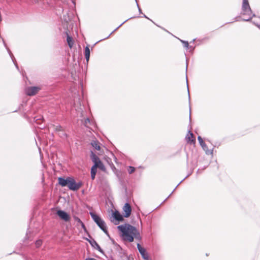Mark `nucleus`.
Instances as JSON below:
<instances>
[{
  "label": "nucleus",
  "mask_w": 260,
  "mask_h": 260,
  "mask_svg": "<svg viewBox=\"0 0 260 260\" xmlns=\"http://www.w3.org/2000/svg\"><path fill=\"white\" fill-rule=\"evenodd\" d=\"M95 165H96V168H99L102 171H105L106 169L104 164L102 163V162L101 160L100 161H98Z\"/></svg>",
  "instance_id": "obj_15"
},
{
  "label": "nucleus",
  "mask_w": 260,
  "mask_h": 260,
  "mask_svg": "<svg viewBox=\"0 0 260 260\" xmlns=\"http://www.w3.org/2000/svg\"><path fill=\"white\" fill-rule=\"evenodd\" d=\"M198 139L199 141V143L201 145V146L203 147V148L205 150V149L207 148V146L206 145V144L205 143V142L203 141L202 138H201V136H198Z\"/></svg>",
  "instance_id": "obj_14"
},
{
  "label": "nucleus",
  "mask_w": 260,
  "mask_h": 260,
  "mask_svg": "<svg viewBox=\"0 0 260 260\" xmlns=\"http://www.w3.org/2000/svg\"><path fill=\"white\" fill-rule=\"evenodd\" d=\"M90 56V50L88 47H86L85 49V56L87 61H88Z\"/></svg>",
  "instance_id": "obj_16"
},
{
  "label": "nucleus",
  "mask_w": 260,
  "mask_h": 260,
  "mask_svg": "<svg viewBox=\"0 0 260 260\" xmlns=\"http://www.w3.org/2000/svg\"><path fill=\"white\" fill-rule=\"evenodd\" d=\"M118 230L121 233V237L126 241L132 242L134 238L139 239L140 234L138 230L134 226L125 224L117 226Z\"/></svg>",
  "instance_id": "obj_1"
},
{
  "label": "nucleus",
  "mask_w": 260,
  "mask_h": 260,
  "mask_svg": "<svg viewBox=\"0 0 260 260\" xmlns=\"http://www.w3.org/2000/svg\"><path fill=\"white\" fill-rule=\"evenodd\" d=\"M40 90L39 87H29L26 89L25 92L28 95L32 96L37 94Z\"/></svg>",
  "instance_id": "obj_6"
},
{
  "label": "nucleus",
  "mask_w": 260,
  "mask_h": 260,
  "mask_svg": "<svg viewBox=\"0 0 260 260\" xmlns=\"http://www.w3.org/2000/svg\"><path fill=\"white\" fill-rule=\"evenodd\" d=\"M137 247L143 258L145 260H149V257L146 249L139 243L137 244Z\"/></svg>",
  "instance_id": "obj_8"
},
{
  "label": "nucleus",
  "mask_w": 260,
  "mask_h": 260,
  "mask_svg": "<svg viewBox=\"0 0 260 260\" xmlns=\"http://www.w3.org/2000/svg\"><path fill=\"white\" fill-rule=\"evenodd\" d=\"M91 145L97 150H100V146L98 142L94 141L91 142Z\"/></svg>",
  "instance_id": "obj_18"
},
{
  "label": "nucleus",
  "mask_w": 260,
  "mask_h": 260,
  "mask_svg": "<svg viewBox=\"0 0 260 260\" xmlns=\"http://www.w3.org/2000/svg\"><path fill=\"white\" fill-rule=\"evenodd\" d=\"M69 178L68 177L67 179H64L63 178L59 177L58 178V183L62 186H66L68 185V181L69 180Z\"/></svg>",
  "instance_id": "obj_11"
},
{
  "label": "nucleus",
  "mask_w": 260,
  "mask_h": 260,
  "mask_svg": "<svg viewBox=\"0 0 260 260\" xmlns=\"http://www.w3.org/2000/svg\"><path fill=\"white\" fill-rule=\"evenodd\" d=\"M123 213L125 217H128L132 212V208L128 203H125L123 207Z\"/></svg>",
  "instance_id": "obj_7"
},
{
  "label": "nucleus",
  "mask_w": 260,
  "mask_h": 260,
  "mask_svg": "<svg viewBox=\"0 0 260 260\" xmlns=\"http://www.w3.org/2000/svg\"><path fill=\"white\" fill-rule=\"evenodd\" d=\"M85 260H96L95 258H87Z\"/></svg>",
  "instance_id": "obj_23"
},
{
  "label": "nucleus",
  "mask_w": 260,
  "mask_h": 260,
  "mask_svg": "<svg viewBox=\"0 0 260 260\" xmlns=\"http://www.w3.org/2000/svg\"><path fill=\"white\" fill-rule=\"evenodd\" d=\"M78 221L81 223L83 227H84V224L82 222V221L80 220V219H78Z\"/></svg>",
  "instance_id": "obj_24"
},
{
  "label": "nucleus",
  "mask_w": 260,
  "mask_h": 260,
  "mask_svg": "<svg viewBox=\"0 0 260 260\" xmlns=\"http://www.w3.org/2000/svg\"><path fill=\"white\" fill-rule=\"evenodd\" d=\"M87 121L89 122V119H86V122Z\"/></svg>",
  "instance_id": "obj_25"
},
{
  "label": "nucleus",
  "mask_w": 260,
  "mask_h": 260,
  "mask_svg": "<svg viewBox=\"0 0 260 260\" xmlns=\"http://www.w3.org/2000/svg\"><path fill=\"white\" fill-rule=\"evenodd\" d=\"M67 186L71 190H77L81 187V183H76L73 178L70 177Z\"/></svg>",
  "instance_id": "obj_4"
},
{
  "label": "nucleus",
  "mask_w": 260,
  "mask_h": 260,
  "mask_svg": "<svg viewBox=\"0 0 260 260\" xmlns=\"http://www.w3.org/2000/svg\"><path fill=\"white\" fill-rule=\"evenodd\" d=\"M67 40V42H68V44L69 47L70 48H72L74 44V42L73 41L72 38L71 37H70L69 35H68Z\"/></svg>",
  "instance_id": "obj_17"
},
{
  "label": "nucleus",
  "mask_w": 260,
  "mask_h": 260,
  "mask_svg": "<svg viewBox=\"0 0 260 260\" xmlns=\"http://www.w3.org/2000/svg\"><path fill=\"white\" fill-rule=\"evenodd\" d=\"M182 43L184 44V46H185V47H187H187H188V43L187 41H182Z\"/></svg>",
  "instance_id": "obj_22"
},
{
  "label": "nucleus",
  "mask_w": 260,
  "mask_h": 260,
  "mask_svg": "<svg viewBox=\"0 0 260 260\" xmlns=\"http://www.w3.org/2000/svg\"><path fill=\"white\" fill-rule=\"evenodd\" d=\"M56 214L61 220L66 222H68L70 220L71 217L69 214L64 211L58 210L56 212Z\"/></svg>",
  "instance_id": "obj_5"
},
{
  "label": "nucleus",
  "mask_w": 260,
  "mask_h": 260,
  "mask_svg": "<svg viewBox=\"0 0 260 260\" xmlns=\"http://www.w3.org/2000/svg\"><path fill=\"white\" fill-rule=\"evenodd\" d=\"M96 165H94L92 167L91 169V177L92 180H94L96 173Z\"/></svg>",
  "instance_id": "obj_12"
},
{
  "label": "nucleus",
  "mask_w": 260,
  "mask_h": 260,
  "mask_svg": "<svg viewBox=\"0 0 260 260\" xmlns=\"http://www.w3.org/2000/svg\"><path fill=\"white\" fill-rule=\"evenodd\" d=\"M94 244L96 246L97 249L99 250V251L102 252V249H101L100 246L99 245V244L96 242H94Z\"/></svg>",
  "instance_id": "obj_21"
},
{
  "label": "nucleus",
  "mask_w": 260,
  "mask_h": 260,
  "mask_svg": "<svg viewBox=\"0 0 260 260\" xmlns=\"http://www.w3.org/2000/svg\"><path fill=\"white\" fill-rule=\"evenodd\" d=\"M91 216L94 222L105 233L107 234V227L105 222L98 215L91 213Z\"/></svg>",
  "instance_id": "obj_3"
},
{
  "label": "nucleus",
  "mask_w": 260,
  "mask_h": 260,
  "mask_svg": "<svg viewBox=\"0 0 260 260\" xmlns=\"http://www.w3.org/2000/svg\"><path fill=\"white\" fill-rule=\"evenodd\" d=\"M42 244V241L41 240H37L36 242V245L37 247H39Z\"/></svg>",
  "instance_id": "obj_20"
},
{
  "label": "nucleus",
  "mask_w": 260,
  "mask_h": 260,
  "mask_svg": "<svg viewBox=\"0 0 260 260\" xmlns=\"http://www.w3.org/2000/svg\"><path fill=\"white\" fill-rule=\"evenodd\" d=\"M186 141L187 143L190 144H194L196 142V140L193 137V134L190 132L189 131L187 134L186 135V136L185 137Z\"/></svg>",
  "instance_id": "obj_9"
},
{
  "label": "nucleus",
  "mask_w": 260,
  "mask_h": 260,
  "mask_svg": "<svg viewBox=\"0 0 260 260\" xmlns=\"http://www.w3.org/2000/svg\"><path fill=\"white\" fill-rule=\"evenodd\" d=\"M135 170V169L134 167H128V172L129 174H132L133 173V172H134Z\"/></svg>",
  "instance_id": "obj_19"
},
{
  "label": "nucleus",
  "mask_w": 260,
  "mask_h": 260,
  "mask_svg": "<svg viewBox=\"0 0 260 260\" xmlns=\"http://www.w3.org/2000/svg\"><path fill=\"white\" fill-rule=\"evenodd\" d=\"M91 158L94 164H96L98 161H100V158L94 154L93 152L91 153Z\"/></svg>",
  "instance_id": "obj_13"
},
{
  "label": "nucleus",
  "mask_w": 260,
  "mask_h": 260,
  "mask_svg": "<svg viewBox=\"0 0 260 260\" xmlns=\"http://www.w3.org/2000/svg\"><path fill=\"white\" fill-rule=\"evenodd\" d=\"M242 14L246 17V18L244 19L245 21H249L252 17L255 16V15L252 13L248 0H243Z\"/></svg>",
  "instance_id": "obj_2"
},
{
  "label": "nucleus",
  "mask_w": 260,
  "mask_h": 260,
  "mask_svg": "<svg viewBox=\"0 0 260 260\" xmlns=\"http://www.w3.org/2000/svg\"><path fill=\"white\" fill-rule=\"evenodd\" d=\"M112 217L117 221H121L123 220V216L118 211H115L112 213Z\"/></svg>",
  "instance_id": "obj_10"
}]
</instances>
